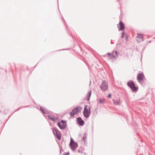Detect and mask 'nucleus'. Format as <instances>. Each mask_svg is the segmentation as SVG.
<instances>
[{
  "instance_id": "obj_1",
  "label": "nucleus",
  "mask_w": 155,
  "mask_h": 155,
  "mask_svg": "<svg viewBox=\"0 0 155 155\" xmlns=\"http://www.w3.org/2000/svg\"><path fill=\"white\" fill-rule=\"evenodd\" d=\"M127 85L131 89L133 92H136L138 90V87L135 86L134 82L132 80H130L127 82Z\"/></svg>"
},
{
  "instance_id": "obj_2",
  "label": "nucleus",
  "mask_w": 155,
  "mask_h": 155,
  "mask_svg": "<svg viewBox=\"0 0 155 155\" xmlns=\"http://www.w3.org/2000/svg\"><path fill=\"white\" fill-rule=\"evenodd\" d=\"M84 116L86 118H88L91 114V108L89 106L86 105L83 111Z\"/></svg>"
},
{
  "instance_id": "obj_3",
  "label": "nucleus",
  "mask_w": 155,
  "mask_h": 155,
  "mask_svg": "<svg viewBox=\"0 0 155 155\" xmlns=\"http://www.w3.org/2000/svg\"><path fill=\"white\" fill-rule=\"evenodd\" d=\"M53 134L58 139L60 140L61 139V132L56 127H54L52 129Z\"/></svg>"
},
{
  "instance_id": "obj_4",
  "label": "nucleus",
  "mask_w": 155,
  "mask_h": 155,
  "mask_svg": "<svg viewBox=\"0 0 155 155\" xmlns=\"http://www.w3.org/2000/svg\"><path fill=\"white\" fill-rule=\"evenodd\" d=\"M57 125L61 129L64 130L67 127L66 121L61 120L57 123Z\"/></svg>"
},
{
  "instance_id": "obj_5",
  "label": "nucleus",
  "mask_w": 155,
  "mask_h": 155,
  "mask_svg": "<svg viewBox=\"0 0 155 155\" xmlns=\"http://www.w3.org/2000/svg\"><path fill=\"white\" fill-rule=\"evenodd\" d=\"M100 88L103 91H105L107 90L108 84L104 80L102 81L101 84L100 86Z\"/></svg>"
},
{
  "instance_id": "obj_6",
  "label": "nucleus",
  "mask_w": 155,
  "mask_h": 155,
  "mask_svg": "<svg viewBox=\"0 0 155 155\" xmlns=\"http://www.w3.org/2000/svg\"><path fill=\"white\" fill-rule=\"evenodd\" d=\"M76 123L79 126H83L84 124V121L80 117H79L76 118Z\"/></svg>"
},
{
  "instance_id": "obj_7",
  "label": "nucleus",
  "mask_w": 155,
  "mask_h": 155,
  "mask_svg": "<svg viewBox=\"0 0 155 155\" xmlns=\"http://www.w3.org/2000/svg\"><path fill=\"white\" fill-rule=\"evenodd\" d=\"M144 78L145 77L143 73H139L137 74V79L139 83L141 82Z\"/></svg>"
},
{
  "instance_id": "obj_8",
  "label": "nucleus",
  "mask_w": 155,
  "mask_h": 155,
  "mask_svg": "<svg viewBox=\"0 0 155 155\" xmlns=\"http://www.w3.org/2000/svg\"><path fill=\"white\" fill-rule=\"evenodd\" d=\"M81 107L78 106L74 108L75 112L74 113H70V115L71 117H74V115L78 113L81 110Z\"/></svg>"
},
{
  "instance_id": "obj_9",
  "label": "nucleus",
  "mask_w": 155,
  "mask_h": 155,
  "mask_svg": "<svg viewBox=\"0 0 155 155\" xmlns=\"http://www.w3.org/2000/svg\"><path fill=\"white\" fill-rule=\"evenodd\" d=\"M119 25V26H117L118 30L120 31H123L125 28V25L123 22L122 21H120L119 24L117 25Z\"/></svg>"
},
{
  "instance_id": "obj_10",
  "label": "nucleus",
  "mask_w": 155,
  "mask_h": 155,
  "mask_svg": "<svg viewBox=\"0 0 155 155\" xmlns=\"http://www.w3.org/2000/svg\"><path fill=\"white\" fill-rule=\"evenodd\" d=\"M137 38H138L137 40V41L138 42L142 41L144 40L143 39V37L142 34H137Z\"/></svg>"
},
{
  "instance_id": "obj_11",
  "label": "nucleus",
  "mask_w": 155,
  "mask_h": 155,
  "mask_svg": "<svg viewBox=\"0 0 155 155\" xmlns=\"http://www.w3.org/2000/svg\"><path fill=\"white\" fill-rule=\"evenodd\" d=\"M40 110L43 114H49L50 113L49 110L43 109L41 107H40Z\"/></svg>"
},
{
  "instance_id": "obj_12",
  "label": "nucleus",
  "mask_w": 155,
  "mask_h": 155,
  "mask_svg": "<svg viewBox=\"0 0 155 155\" xmlns=\"http://www.w3.org/2000/svg\"><path fill=\"white\" fill-rule=\"evenodd\" d=\"M47 117L49 119L51 120L54 122H55L58 119L57 117H55L51 116V117L50 115H48Z\"/></svg>"
},
{
  "instance_id": "obj_13",
  "label": "nucleus",
  "mask_w": 155,
  "mask_h": 155,
  "mask_svg": "<svg viewBox=\"0 0 155 155\" xmlns=\"http://www.w3.org/2000/svg\"><path fill=\"white\" fill-rule=\"evenodd\" d=\"M112 53L113 55L112 56L114 58H116L118 56L119 52H118L117 51H113Z\"/></svg>"
},
{
  "instance_id": "obj_14",
  "label": "nucleus",
  "mask_w": 155,
  "mask_h": 155,
  "mask_svg": "<svg viewBox=\"0 0 155 155\" xmlns=\"http://www.w3.org/2000/svg\"><path fill=\"white\" fill-rule=\"evenodd\" d=\"M69 145L71 149L73 151L75 150L77 148L76 147V146L74 145V143H70Z\"/></svg>"
},
{
  "instance_id": "obj_15",
  "label": "nucleus",
  "mask_w": 155,
  "mask_h": 155,
  "mask_svg": "<svg viewBox=\"0 0 155 155\" xmlns=\"http://www.w3.org/2000/svg\"><path fill=\"white\" fill-rule=\"evenodd\" d=\"M91 94V91H90L88 93L87 96V100L89 101L90 100V98Z\"/></svg>"
},
{
  "instance_id": "obj_16",
  "label": "nucleus",
  "mask_w": 155,
  "mask_h": 155,
  "mask_svg": "<svg viewBox=\"0 0 155 155\" xmlns=\"http://www.w3.org/2000/svg\"><path fill=\"white\" fill-rule=\"evenodd\" d=\"M74 143V145L76 146V147H78V143L76 142H75L74 141V140H73L72 138H71L70 143Z\"/></svg>"
},
{
  "instance_id": "obj_17",
  "label": "nucleus",
  "mask_w": 155,
  "mask_h": 155,
  "mask_svg": "<svg viewBox=\"0 0 155 155\" xmlns=\"http://www.w3.org/2000/svg\"><path fill=\"white\" fill-rule=\"evenodd\" d=\"M114 103L115 105H118L120 103V101L118 100H113Z\"/></svg>"
},
{
  "instance_id": "obj_18",
  "label": "nucleus",
  "mask_w": 155,
  "mask_h": 155,
  "mask_svg": "<svg viewBox=\"0 0 155 155\" xmlns=\"http://www.w3.org/2000/svg\"><path fill=\"white\" fill-rule=\"evenodd\" d=\"M113 54L110 53H108L107 54V55L109 57L110 59H112L113 58H114L112 56Z\"/></svg>"
},
{
  "instance_id": "obj_19",
  "label": "nucleus",
  "mask_w": 155,
  "mask_h": 155,
  "mask_svg": "<svg viewBox=\"0 0 155 155\" xmlns=\"http://www.w3.org/2000/svg\"><path fill=\"white\" fill-rule=\"evenodd\" d=\"M99 102L100 104H104V99H100Z\"/></svg>"
},
{
  "instance_id": "obj_20",
  "label": "nucleus",
  "mask_w": 155,
  "mask_h": 155,
  "mask_svg": "<svg viewBox=\"0 0 155 155\" xmlns=\"http://www.w3.org/2000/svg\"><path fill=\"white\" fill-rule=\"evenodd\" d=\"M58 144L59 145V148H60V153H61L62 151H63V148L62 147H61L60 145L59 144V143H58Z\"/></svg>"
},
{
  "instance_id": "obj_21",
  "label": "nucleus",
  "mask_w": 155,
  "mask_h": 155,
  "mask_svg": "<svg viewBox=\"0 0 155 155\" xmlns=\"http://www.w3.org/2000/svg\"><path fill=\"white\" fill-rule=\"evenodd\" d=\"M86 133H84V135L83 137L82 138L83 140L84 141V142H85L86 141Z\"/></svg>"
},
{
  "instance_id": "obj_22",
  "label": "nucleus",
  "mask_w": 155,
  "mask_h": 155,
  "mask_svg": "<svg viewBox=\"0 0 155 155\" xmlns=\"http://www.w3.org/2000/svg\"><path fill=\"white\" fill-rule=\"evenodd\" d=\"M62 19L63 20V22L64 24V25H65V28L67 30H68V26L66 25L65 23V21H64V18H63V16L62 17Z\"/></svg>"
},
{
  "instance_id": "obj_23",
  "label": "nucleus",
  "mask_w": 155,
  "mask_h": 155,
  "mask_svg": "<svg viewBox=\"0 0 155 155\" xmlns=\"http://www.w3.org/2000/svg\"><path fill=\"white\" fill-rule=\"evenodd\" d=\"M125 34V32L124 31L122 33V35H121V38H124V35Z\"/></svg>"
},
{
  "instance_id": "obj_24",
  "label": "nucleus",
  "mask_w": 155,
  "mask_h": 155,
  "mask_svg": "<svg viewBox=\"0 0 155 155\" xmlns=\"http://www.w3.org/2000/svg\"><path fill=\"white\" fill-rule=\"evenodd\" d=\"M64 155H69V152H67L66 153H64Z\"/></svg>"
},
{
  "instance_id": "obj_25",
  "label": "nucleus",
  "mask_w": 155,
  "mask_h": 155,
  "mask_svg": "<svg viewBox=\"0 0 155 155\" xmlns=\"http://www.w3.org/2000/svg\"><path fill=\"white\" fill-rule=\"evenodd\" d=\"M75 112V110H74V108L72 110V111H71L70 113H74Z\"/></svg>"
},
{
  "instance_id": "obj_26",
  "label": "nucleus",
  "mask_w": 155,
  "mask_h": 155,
  "mask_svg": "<svg viewBox=\"0 0 155 155\" xmlns=\"http://www.w3.org/2000/svg\"><path fill=\"white\" fill-rule=\"evenodd\" d=\"M111 94H109L107 96L108 98H109L111 97Z\"/></svg>"
},
{
  "instance_id": "obj_27",
  "label": "nucleus",
  "mask_w": 155,
  "mask_h": 155,
  "mask_svg": "<svg viewBox=\"0 0 155 155\" xmlns=\"http://www.w3.org/2000/svg\"><path fill=\"white\" fill-rule=\"evenodd\" d=\"M22 108L21 107H19V108H18L17 110H16L15 111V112H16L17 111H18V110H20V109H21V108Z\"/></svg>"
},
{
  "instance_id": "obj_28",
  "label": "nucleus",
  "mask_w": 155,
  "mask_h": 155,
  "mask_svg": "<svg viewBox=\"0 0 155 155\" xmlns=\"http://www.w3.org/2000/svg\"><path fill=\"white\" fill-rule=\"evenodd\" d=\"M29 106V105H27L26 106H24L23 107V108H25V107H28Z\"/></svg>"
},
{
  "instance_id": "obj_29",
  "label": "nucleus",
  "mask_w": 155,
  "mask_h": 155,
  "mask_svg": "<svg viewBox=\"0 0 155 155\" xmlns=\"http://www.w3.org/2000/svg\"><path fill=\"white\" fill-rule=\"evenodd\" d=\"M68 49H63L60 50H68Z\"/></svg>"
},
{
  "instance_id": "obj_30",
  "label": "nucleus",
  "mask_w": 155,
  "mask_h": 155,
  "mask_svg": "<svg viewBox=\"0 0 155 155\" xmlns=\"http://www.w3.org/2000/svg\"><path fill=\"white\" fill-rule=\"evenodd\" d=\"M38 63H37L34 67V68H35L36 67V66L37 65Z\"/></svg>"
},
{
  "instance_id": "obj_31",
  "label": "nucleus",
  "mask_w": 155,
  "mask_h": 155,
  "mask_svg": "<svg viewBox=\"0 0 155 155\" xmlns=\"http://www.w3.org/2000/svg\"><path fill=\"white\" fill-rule=\"evenodd\" d=\"M151 42V41H148V43H150Z\"/></svg>"
},
{
  "instance_id": "obj_32",
  "label": "nucleus",
  "mask_w": 155,
  "mask_h": 155,
  "mask_svg": "<svg viewBox=\"0 0 155 155\" xmlns=\"http://www.w3.org/2000/svg\"><path fill=\"white\" fill-rule=\"evenodd\" d=\"M112 40H111V44H113V43H112Z\"/></svg>"
},
{
  "instance_id": "obj_33",
  "label": "nucleus",
  "mask_w": 155,
  "mask_h": 155,
  "mask_svg": "<svg viewBox=\"0 0 155 155\" xmlns=\"http://www.w3.org/2000/svg\"><path fill=\"white\" fill-rule=\"evenodd\" d=\"M78 151L79 152H80V150H78Z\"/></svg>"
},
{
  "instance_id": "obj_34",
  "label": "nucleus",
  "mask_w": 155,
  "mask_h": 155,
  "mask_svg": "<svg viewBox=\"0 0 155 155\" xmlns=\"http://www.w3.org/2000/svg\"><path fill=\"white\" fill-rule=\"evenodd\" d=\"M15 112V111H14V112H13L12 113V114H13L14 113V112Z\"/></svg>"
},
{
  "instance_id": "obj_35",
  "label": "nucleus",
  "mask_w": 155,
  "mask_h": 155,
  "mask_svg": "<svg viewBox=\"0 0 155 155\" xmlns=\"http://www.w3.org/2000/svg\"><path fill=\"white\" fill-rule=\"evenodd\" d=\"M15 112V111H14V112H13L12 113V114H13L14 113V112Z\"/></svg>"
},
{
  "instance_id": "obj_36",
  "label": "nucleus",
  "mask_w": 155,
  "mask_h": 155,
  "mask_svg": "<svg viewBox=\"0 0 155 155\" xmlns=\"http://www.w3.org/2000/svg\"><path fill=\"white\" fill-rule=\"evenodd\" d=\"M15 112V111H14V112H13L12 113V114H13L14 113V112Z\"/></svg>"
},
{
  "instance_id": "obj_37",
  "label": "nucleus",
  "mask_w": 155,
  "mask_h": 155,
  "mask_svg": "<svg viewBox=\"0 0 155 155\" xmlns=\"http://www.w3.org/2000/svg\"><path fill=\"white\" fill-rule=\"evenodd\" d=\"M15 112V111H14V112H13L12 113V114H13L14 113V112Z\"/></svg>"
}]
</instances>
